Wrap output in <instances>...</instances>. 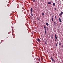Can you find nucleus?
I'll list each match as a JSON object with an SVG mask.
<instances>
[{
	"instance_id": "obj_20",
	"label": "nucleus",
	"mask_w": 63,
	"mask_h": 63,
	"mask_svg": "<svg viewBox=\"0 0 63 63\" xmlns=\"http://www.w3.org/2000/svg\"><path fill=\"white\" fill-rule=\"evenodd\" d=\"M51 17H52V18H53V16L52 15Z\"/></svg>"
},
{
	"instance_id": "obj_1",
	"label": "nucleus",
	"mask_w": 63,
	"mask_h": 63,
	"mask_svg": "<svg viewBox=\"0 0 63 63\" xmlns=\"http://www.w3.org/2000/svg\"><path fill=\"white\" fill-rule=\"evenodd\" d=\"M31 15L32 16H33V13H32V12H33V9H32V8H31Z\"/></svg>"
},
{
	"instance_id": "obj_14",
	"label": "nucleus",
	"mask_w": 63,
	"mask_h": 63,
	"mask_svg": "<svg viewBox=\"0 0 63 63\" xmlns=\"http://www.w3.org/2000/svg\"><path fill=\"white\" fill-rule=\"evenodd\" d=\"M42 15H43V16H44L45 15V14H44V13H42Z\"/></svg>"
},
{
	"instance_id": "obj_8",
	"label": "nucleus",
	"mask_w": 63,
	"mask_h": 63,
	"mask_svg": "<svg viewBox=\"0 0 63 63\" xmlns=\"http://www.w3.org/2000/svg\"><path fill=\"white\" fill-rule=\"evenodd\" d=\"M37 41L38 42H40V39L39 38H38L37 39Z\"/></svg>"
},
{
	"instance_id": "obj_9",
	"label": "nucleus",
	"mask_w": 63,
	"mask_h": 63,
	"mask_svg": "<svg viewBox=\"0 0 63 63\" xmlns=\"http://www.w3.org/2000/svg\"><path fill=\"white\" fill-rule=\"evenodd\" d=\"M46 25L47 26H48L49 25V24H48V23L47 22L46 23Z\"/></svg>"
},
{
	"instance_id": "obj_25",
	"label": "nucleus",
	"mask_w": 63,
	"mask_h": 63,
	"mask_svg": "<svg viewBox=\"0 0 63 63\" xmlns=\"http://www.w3.org/2000/svg\"><path fill=\"white\" fill-rule=\"evenodd\" d=\"M54 9H55V10H56V8H55Z\"/></svg>"
},
{
	"instance_id": "obj_17",
	"label": "nucleus",
	"mask_w": 63,
	"mask_h": 63,
	"mask_svg": "<svg viewBox=\"0 0 63 63\" xmlns=\"http://www.w3.org/2000/svg\"><path fill=\"white\" fill-rule=\"evenodd\" d=\"M59 43V45H61V43Z\"/></svg>"
},
{
	"instance_id": "obj_26",
	"label": "nucleus",
	"mask_w": 63,
	"mask_h": 63,
	"mask_svg": "<svg viewBox=\"0 0 63 63\" xmlns=\"http://www.w3.org/2000/svg\"><path fill=\"white\" fill-rule=\"evenodd\" d=\"M62 47H63V46H62Z\"/></svg>"
},
{
	"instance_id": "obj_22",
	"label": "nucleus",
	"mask_w": 63,
	"mask_h": 63,
	"mask_svg": "<svg viewBox=\"0 0 63 63\" xmlns=\"http://www.w3.org/2000/svg\"><path fill=\"white\" fill-rule=\"evenodd\" d=\"M54 23L55 24H56V23H55V22H54Z\"/></svg>"
},
{
	"instance_id": "obj_10",
	"label": "nucleus",
	"mask_w": 63,
	"mask_h": 63,
	"mask_svg": "<svg viewBox=\"0 0 63 63\" xmlns=\"http://www.w3.org/2000/svg\"><path fill=\"white\" fill-rule=\"evenodd\" d=\"M20 20H22V19H23V18H22V17H21L20 18Z\"/></svg>"
},
{
	"instance_id": "obj_24",
	"label": "nucleus",
	"mask_w": 63,
	"mask_h": 63,
	"mask_svg": "<svg viewBox=\"0 0 63 63\" xmlns=\"http://www.w3.org/2000/svg\"><path fill=\"white\" fill-rule=\"evenodd\" d=\"M56 46H57V44H56Z\"/></svg>"
},
{
	"instance_id": "obj_7",
	"label": "nucleus",
	"mask_w": 63,
	"mask_h": 63,
	"mask_svg": "<svg viewBox=\"0 0 63 63\" xmlns=\"http://www.w3.org/2000/svg\"><path fill=\"white\" fill-rule=\"evenodd\" d=\"M48 4H51V2H48Z\"/></svg>"
},
{
	"instance_id": "obj_21",
	"label": "nucleus",
	"mask_w": 63,
	"mask_h": 63,
	"mask_svg": "<svg viewBox=\"0 0 63 63\" xmlns=\"http://www.w3.org/2000/svg\"><path fill=\"white\" fill-rule=\"evenodd\" d=\"M55 18H56V16H55Z\"/></svg>"
},
{
	"instance_id": "obj_27",
	"label": "nucleus",
	"mask_w": 63,
	"mask_h": 63,
	"mask_svg": "<svg viewBox=\"0 0 63 63\" xmlns=\"http://www.w3.org/2000/svg\"><path fill=\"white\" fill-rule=\"evenodd\" d=\"M55 41H56V39H55Z\"/></svg>"
},
{
	"instance_id": "obj_13",
	"label": "nucleus",
	"mask_w": 63,
	"mask_h": 63,
	"mask_svg": "<svg viewBox=\"0 0 63 63\" xmlns=\"http://www.w3.org/2000/svg\"><path fill=\"white\" fill-rule=\"evenodd\" d=\"M51 20L52 21H53V18H52Z\"/></svg>"
},
{
	"instance_id": "obj_19",
	"label": "nucleus",
	"mask_w": 63,
	"mask_h": 63,
	"mask_svg": "<svg viewBox=\"0 0 63 63\" xmlns=\"http://www.w3.org/2000/svg\"><path fill=\"white\" fill-rule=\"evenodd\" d=\"M38 60L39 61H40V59H38Z\"/></svg>"
},
{
	"instance_id": "obj_15",
	"label": "nucleus",
	"mask_w": 63,
	"mask_h": 63,
	"mask_svg": "<svg viewBox=\"0 0 63 63\" xmlns=\"http://www.w3.org/2000/svg\"><path fill=\"white\" fill-rule=\"evenodd\" d=\"M35 1H36V0H33V2H35Z\"/></svg>"
},
{
	"instance_id": "obj_4",
	"label": "nucleus",
	"mask_w": 63,
	"mask_h": 63,
	"mask_svg": "<svg viewBox=\"0 0 63 63\" xmlns=\"http://www.w3.org/2000/svg\"><path fill=\"white\" fill-rule=\"evenodd\" d=\"M51 59L52 61H54L55 62V61L54 60V59H53V58H52V57H51Z\"/></svg>"
},
{
	"instance_id": "obj_2",
	"label": "nucleus",
	"mask_w": 63,
	"mask_h": 63,
	"mask_svg": "<svg viewBox=\"0 0 63 63\" xmlns=\"http://www.w3.org/2000/svg\"><path fill=\"white\" fill-rule=\"evenodd\" d=\"M44 28L45 29V35H46V26H45V25L44 26Z\"/></svg>"
},
{
	"instance_id": "obj_12",
	"label": "nucleus",
	"mask_w": 63,
	"mask_h": 63,
	"mask_svg": "<svg viewBox=\"0 0 63 63\" xmlns=\"http://www.w3.org/2000/svg\"><path fill=\"white\" fill-rule=\"evenodd\" d=\"M51 38L52 39H53V35H51Z\"/></svg>"
},
{
	"instance_id": "obj_18",
	"label": "nucleus",
	"mask_w": 63,
	"mask_h": 63,
	"mask_svg": "<svg viewBox=\"0 0 63 63\" xmlns=\"http://www.w3.org/2000/svg\"><path fill=\"white\" fill-rule=\"evenodd\" d=\"M37 18L38 19V20H39V18H38V17Z\"/></svg>"
},
{
	"instance_id": "obj_5",
	"label": "nucleus",
	"mask_w": 63,
	"mask_h": 63,
	"mask_svg": "<svg viewBox=\"0 0 63 63\" xmlns=\"http://www.w3.org/2000/svg\"><path fill=\"white\" fill-rule=\"evenodd\" d=\"M55 37L56 39H57V37L56 36V34H55Z\"/></svg>"
},
{
	"instance_id": "obj_3",
	"label": "nucleus",
	"mask_w": 63,
	"mask_h": 63,
	"mask_svg": "<svg viewBox=\"0 0 63 63\" xmlns=\"http://www.w3.org/2000/svg\"><path fill=\"white\" fill-rule=\"evenodd\" d=\"M62 14H63V12H61V13L59 14V16H61V15H62Z\"/></svg>"
},
{
	"instance_id": "obj_6",
	"label": "nucleus",
	"mask_w": 63,
	"mask_h": 63,
	"mask_svg": "<svg viewBox=\"0 0 63 63\" xmlns=\"http://www.w3.org/2000/svg\"><path fill=\"white\" fill-rule=\"evenodd\" d=\"M59 18V21L60 22H61V19H60V18Z\"/></svg>"
},
{
	"instance_id": "obj_23",
	"label": "nucleus",
	"mask_w": 63,
	"mask_h": 63,
	"mask_svg": "<svg viewBox=\"0 0 63 63\" xmlns=\"http://www.w3.org/2000/svg\"><path fill=\"white\" fill-rule=\"evenodd\" d=\"M45 43L46 45H47V43H46V41H45Z\"/></svg>"
},
{
	"instance_id": "obj_16",
	"label": "nucleus",
	"mask_w": 63,
	"mask_h": 63,
	"mask_svg": "<svg viewBox=\"0 0 63 63\" xmlns=\"http://www.w3.org/2000/svg\"><path fill=\"white\" fill-rule=\"evenodd\" d=\"M47 30H48V27H47Z\"/></svg>"
},
{
	"instance_id": "obj_11",
	"label": "nucleus",
	"mask_w": 63,
	"mask_h": 63,
	"mask_svg": "<svg viewBox=\"0 0 63 63\" xmlns=\"http://www.w3.org/2000/svg\"><path fill=\"white\" fill-rule=\"evenodd\" d=\"M55 4L54 3H53V6H55Z\"/></svg>"
}]
</instances>
